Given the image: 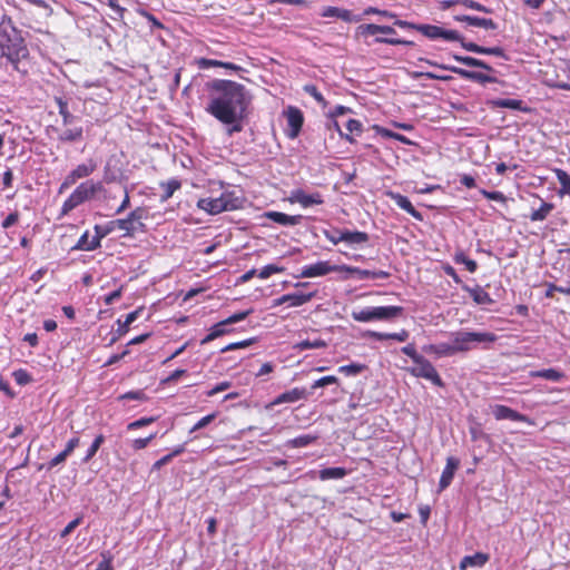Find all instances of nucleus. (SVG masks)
<instances>
[{
  "label": "nucleus",
  "mask_w": 570,
  "mask_h": 570,
  "mask_svg": "<svg viewBox=\"0 0 570 570\" xmlns=\"http://www.w3.org/2000/svg\"><path fill=\"white\" fill-rule=\"evenodd\" d=\"M407 372L415 377H422V379L430 381L435 386H439V387L444 386V382L442 381L436 368L424 356H421L417 361H415L414 366L409 367Z\"/></svg>",
  "instance_id": "nucleus-7"
},
{
  "label": "nucleus",
  "mask_w": 570,
  "mask_h": 570,
  "mask_svg": "<svg viewBox=\"0 0 570 570\" xmlns=\"http://www.w3.org/2000/svg\"><path fill=\"white\" fill-rule=\"evenodd\" d=\"M340 268H342L341 265H331L326 261H320L315 264L305 265L302 268L299 276L305 278L318 277L327 275L332 272L340 273Z\"/></svg>",
  "instance_id": "nucleus-14"
},
{
  "label": "nucleus",
  "mask_w": 570,
  "mask_h": 570,
  "mask_svg": "<svg viewBox=\"0 0 570 570\" xmlns=\"http://www.w3.org/2000/svg\"><path fill=\"white\" fill-rule=\"evenodd\" d=\"M212 98L206 111L224 125H232L228 135L243 130L250 96L245 86L233 80L216 79L208 83Z\"/></svg>",
  "instance_id": "nucleus-1"
},
{
  "label": "nucleus",
  "mask_w": 570,
  "mask_h": 570,
  "mask_svg": "<svg viewBox=\"0 0 570 570\" xmlns=\"http://www.w3.org/2000/svg\"><path fill=\"white\" fill-rule=\"evenodd\" d=\"M492 105L498 108H507L512 110H527V108L523 107V101L520 99H497L492 101Z\"/></svg>",
  "instance_id": "nucleus-41"
},
{
  "label": "nucleus",
  "mask_w": 570,
  "mask_h": 570,
  "mask_svg": "<svg viewBox=\"0 0 570 570\" xmlns=\"http://www.w3.org/2000/svg\"><path fill=\"white\" fill-rule=\"evenodd\" d=\"M68 458L69 455L66 451H60L52 459H50V461H48L47 469L52 470L53 468L65 463Z\"/></svg>",
  "instance_id": "nucleus-55"
},
{
  "label": "nucleus",
  "mask_w": 570,
  "mask_h": 570,
  "mask_svg": "<svg viewBox=\"0 0 570 570\" xmlns=\"http://www.w3.org/2000/svg\"><path fill=\"white\" fill-rule=\"evenodd\" d=\"M253 313V309L249 308V309H246V311H242V312H238V313H235L233 315H230L229 317L225 318L227 321V323L230 325V324H235V323H238V322H242L244 321L245 318H247L250 314Z\"/></svg>",
  "instance_id": "nucleus-59"
},
{
  "label": "nucleus",
  "mask_w": 570,
  "mask_h": 570,
  "mask_svg": "<svg viewBox=\"0 0 570 570\" xmlns=\"http://www.w3.org/2000/svg\"><path fill=\"white\" fill-rule=\"evenodd\" d=\"M95 236L94 238H98V243L101 245V239L109 235L112 230L116 229V226L109 222L107 225H95Z\"/></svg>",
  "instance_id": "nucleus-47"
},
{
  "label": "nucleus",
  "mask_w": 570,
  "mask_h": 570,
  "mask_svg": "<svg viewBox=\"0 0 570 570\" xmlns=\"http://www.w3.org/2000/svg\"><path fill=\"white\" fill-rule=\"evenodd\" d=\"M423 351L428 354H433L438 357L452 356L455 354L454 345L452 343L429 344L423 346Z\"/></svg>",
  "instance_id": "nucleus-27"
},
{
  "label": "nucleus",
  "mask_w": 570,
  "mask_h": 570,
  "mask_svg": "<svg viewBox=\"0 0 570 570\" xmlns=\"http://www.w3.org/2000/svg\"><path fill=\"white\" fill-rule=\"evenodd\" d=\"M217 414L216 413H210L204 417H202L199 421H197L195 423V425L190 429V433H194L200 429H204L205 426H207L209 423H212L215 419H216Z\"/></svg>",
  "instance_id": "nucleus-57"
},
{
  "label": "nucleus",
  "mask_w": 570,
  "mask_h": 570,
  "mask_svg": "<svg viewBox=\"0 0 570 570\" xmlns=\"http://www.w3.org/2000/svg\"><path fill=\"white\" fill-rule=\"evenodd\" d=\"M137 225L144 224L142 220L148 217V210L145 207H136L127 215Z\"/></svg>",
  "instance_id": "nucleus-50"
},
{
  "label": "nucleus",
  "mask_w": 570,
  "mask_h": 570,
  "mask_svg": "<svg viewBox=\"0 0 570 570\" xmlns=\"http://www.w3.org/2000/svg\"><path fill=\"white\" fill-rule=\"evenodd\" d=\"M120 400H138V401H147V395L145 394L144 391L141 390H138V391H129V392H126L125 394L120 395L119 397Z\"/></svg>",
  "instance_id": "nucleus-62"
},
{
  "label": "nucleus",
  "mask_w": 570,
  "mask_h": 570,
  "mask_svg": "<svg viewBox=\"0 0 570 570\" xmlns=\"http://www.w3.org/2000/svg\"><path fill=\"white\" fill-rule=\"evenodd\" d=\"M357 33L364 37L375 36L377 33H396L395 29L390 26H380L375 23H366L357 27Z\"/></svg>",
  "instance_id": "nucleus-29"
},
{
  "label": "nucleus",
  "mask_w": 570,
  "mask_h": 570,
  "mask_svg": "<svg viewBox=\"0 0 570 570\" xmlns=\"http://www.w3.org/2000/svg\"><path fill=\"white\" fill-rule=\"evenodd\" d=\"M0 48L2 56L8 58L17 71L27 72L20 69L19 63L28 57V48L24 45L21 32L16 28L12 19L6 14L0 21Z\"/></svg>",
  "instance_id": "nucleus-2"
},
{
  "label": "nucleus",
  "mask_w": 570,
  "mask_h": 570,
  "mask_svg": "<svg viewBox=\"0 0 570 570\" xmlns=\"http://www.w3.org/2000/svg\"><path fill=\"white\" fill-rule=\"evenodd\" d=\"M347 474V470L345 468H325L318 471V478L322 481L331 480V479H343Z\"/></svg>",
  "instance_id": "nucleus-38"
},
{
  "label": "nucleus",
  "mask_w": 570,
  "mask_h": 570,
  "mask_svg": "<svg viewBox=\"0 0 570 570\" xmlns=\"http://www.w3.org/2000/svg\"><path fill=\"white\" fill-rule=\"evenodd\" d=\"M12 376L16 383L21 386L30 384L33 381L31 374L24 368L13 371Z\"/></svg>",
  "instance_id": "nucleus-46"
},
{
  "label": "nucleus",
  "mask_w": 570,
  "mask_h": 570,
  "mask_svg": "<svg viewBox=\"0 0 570 570\" xmlns=\"http://www.w3.org/2000/svg\"><path fill=\"white\" fill-rule=\"evenodd\" d=\"M454 351L456 353H466L479 345L483 348L497 342L498 336L492 332H469V331H456L451 334Z\"/></svg>",
  "instance_id": "nucleus-3"
},
{
  "label": "nucleus",
  "mask_w": 570,
  "mask_h": 570,
  "mask_svg": "<svg viewBox=\"0 0 570 570\" xmlns=\"http://www.w3.org/2000/svg\"><path fill=\"white\" fill-rule=\"evenodd\" d=\"M366 335L376 341L394 340L397 342H405L410 336L409 332L404 328L397 333H381L375 331H368Z\"/></svg>",
  "instance_id": "nucleus-31"
},
{
  "label": "nucleus",
  "mask_w": 570,
  "mask_h": 570,
  "mask_svg": "<svg viewBox=\"0 0 570 570\" xmlns=\"http://www.w3.org/2000/svg\"><path fill=\"white\" fill-rule=\"evenodd\" d=\"M462 47L465 50L474 52V53L491 55V56H497V57H500L503 59L508 58L504 49L501 47H482L474 42H466V41H462Z\"/></svg>",
  "instance_id": "nucleus-22"
},
{
  "label": "nucleus",
  "mask_w": 570,
  "mask_h": 570,
  "mask_svg": "<svg viewBox=\"0 0 570 570\" xmlns=\"http://www.w3.org/2000/svg\"><path fill=\"white\" fill-rule=\"evenodd\" d=\"M440 67L454 72L462 79L475 81L481 85L495 83L498 81V79L495 77L483 73V72L472 71V70H468V69H463V68L454 67V66H440Z\"/></svg>",
  "instance_id": "nucleus-13"
},
{
  "label": "nucleus",
  "mask_w": 570,
  "mask_h": 570,
  "mask_svg": "<svg viewBox=\"0 0 570 570\" xmlns=\"http://www.w3.org/2000/svg\"><path fill=\"white\" fill-rule=\"evenodd\" d=\"M58 136V140L63 144L78 142L83 139V129L81 126H65Z\"/></svg>",
  "instance_id": "nucleus-23"
},
{
  "label": "nucleus",
  "mask_w": 570,
  "mask_h": 570,
  "mask_svg": "<svg viewBox=\"0 0 570 570\" xmlns=\"http://www.w3.org/2000/svg\"><path fill=\"white\" fill-rule=\"evenodd\" d=\"M111 224H114L117 229L122 230L124 236H127V237H134L137 232H140V233L146 232L145 224L137 225L128 216L126 218L111 220Z\"/></svg>",
  "instance_id": "nucleus-20"
},
{
  "label": "nucleus",
  "mask_w": 570,
  "mask_h": 570,
  "mask_svg": "<svg viewBox=\"0 0 570 570\" xmlns=\"http://www.w3.org/2000/svg\"><path fill=\"white\" fill-rule=\"evenodd\" d=\"M229 324L227 323L226 320H223L216 324H214L210 330H209V333L200 341V344L202 345H205V344H208L209 342L216 340L217 337H220L225 334H228L232 332L230 328H228Z\"/></svg>",
  "instance_id": "nucleus-28"
},
{
  "label": "nucleus",
  "mask_w": 570,
  "mask_h": 570,
  "mask_svg": "<svg viewBox=\"0 0 570 570\" xmlns=\"http://www.w3.org/2000/svg\"><path fill=\"white\" fill-rule=\"evenodd\" d=\"M284 271V267H281V266H277L275 264H269V265H266L264 266L257 274V276L261 278V279H266L268 277H271L272 275L274 274H278V273H282Z\"/></svg>",
  "instance_id": "nucleus-51"
},
{
  "label": "nucleus",
  "mask_w": 570,
  "mask_h": 570,
  "mask_svg": "<svg viewBox=\"0 0 570 570\" xmlns=\"http://www.w3.org/2000/svg\"><path fill=\"white\" fill-rule=\"evenodd\" d=\"M385 195L390 199H392L401 209L411 215L413 218H415L419 222L423 220V215L415 209V207L412 205V203L406 196L393 190H387Z\"/></svg>",
  "instance_id": "nucleus-17"
},
{
  "label": "nucleus",
  "mask_w": 570,
  "mask_h": 570,
  "mask_svg": "<svg viewBox=\"0 0 570 570\" xmlns=\"http://www.w3.org/2000/svg\"><path fill=\"white\" fill-rule=\"evenodd\" d=\"M55 102L58 106L59 115L62 118V125H72L76 117L69 110L67 100H65L62 97H55Z\"/></svg>",
  "instance_id": "nucleus-35"
},
{
  "label": "nucleus",
  "mask_w": 570,
  "mask_h": 570,
  "mask_svg": "<svg viewBox=\"0 0 570 570\" xmlns=\"http://www.w3.org/2000/svg\"><path fill=\"white\" fill-rule=\"evenodd\" d=\"M291 203H297L303 208H307L312 205H322L324 198L321 193L306 194L303 189H295L292 191L289 197Z\"/></svg>",
  "instance_id": "nucleus-16"
},
{
  "label": "nucleus",
  "mask_w": 570,
  "mask_h": 570,
  "mask_svg": "<svg viewBox=\"0 0 570 570\" xmlns=\"http://www.w3.org/2000/svg\"><path fill=\"white\" fill-rule=\"evenodd\" d=\"M317 296V291H311V292H294L287 294V305L289 307H298L304 304H307L313 298Z\"/></svg>",
  "instance_id": "nucleus-25"
},
{
  "label": "nucleus",
  "mask_w": 570,
  "mask_h": 570,
  "mask_svg": "<svg viewBox=\"0 0 570 570\" xmlns=\"http://www.w3.org/2000/svg\"><path fill=\"white\" fill-rule=\"evenodd\" d=\"M480 194L483 195L487 199L500 202L503 204L507 203V197L501 191H498V190L489 191L487 189H480Z\"/></svg>",
  "instance_id": "nucleus-56"
},
{
  "label": "nucleus",
  "mask_w": 570,
  "mask_h": 570,
  "mask_svg": "<svg viewBox=\"0 0 570 570\" xmlns=\"http://www.w3.org/2000/svg\"><path fill=\"white\" fill-rule=\"evenodd\" d=\"M416 30L421 32L423 36L430 39L443 38L448 41H464V39L460 36V33L455 30H445L441 27L433 24H420L416 27Z\"/></svg>",
  "instance_id": "nucleus-10"
},
{
  "label": "nucleus",
  "mask_w": 570,
  "mask_h": 570,
  "mask_svg": "<svg viewBox=\"0 0 570 570\" xmlns=\"http://www.w3.org/2000/svg\"><path fill=\"white\" fill-rule=\"evenodd\" d=\"M97 169V163L90 158L86 163L77 165L63 179L59 193L75 185L79 179L89 177Z\"/></svg>",
  "instance_id": "nucleus-8"
},
{
  "label": "nucleus",
  "mask_w": 570,
  "mask_h": 570,
  "mask_svg": "<svg viewBox=\"0 0 570 570\" xmlns=\"http://www.w3.org/2000/svg\"><path fill=\"white\" fill-rule=\"evenodd\" d=\"M101 561L97 564L95 570H112V554L110 551H102L100 553Z\"/></svg>",
  "instance_id": "nucleus-52"
},
{
  "label": "nucleus",
  "mask_w": 570,
  "mask_h": 570,
  "mask_svg": "<svg viewBox=\"0 0 570 570\" xmlns=\"http://www.w3.org/2000/svg\"><path fill=\"white\" fill-rule=\"evenodd\" d=\"M326 346H327V344L324 340L317 338L314 341H309V340L301 341L294 345V348L302 352V351L309 350V348H324Z\"/></svg>",
  "instance_id": "nucleus-44"
},
{
  "label": "nucleus",
  "mask_w": 570,
  "mask_h": 570,
  "mask_svg": "<svg viewBox=\"0 0 570 570\" xmlns=\"http://www.w3.org/2000/svg\"><path fill=\"white\" fill-rule=\"evenodd\" d=\"M346 129L350 134H355L360 136L363 132V125L357 119H350L346 122Z\"/></svg>",
  "instance_id": "nucleus-63"
},
{
  "label": "nucleus",
  "mask_w": 570,
  "mask_h": 570,
  "mask_svg": "<svg viewBox=\"0 0 570 570\" xmlns=\"http://www.w3.org/2000/svg\"><path fill=\"white\" fill-rule=\"evenodd\" d=\"M20 213L18 210H13L10 213L1 223V227L3 229H8L16 225L19 222Z\"/></svg>",
  "instance_id": "nucleus-58"
},
{
  "label": "nucleus",
  "mask_w": 570,
  "mask_h": 570,
  "mask_svg": "<svg viewBox=\"0 0 570 570\" xmlns=\"http://www.w3.org/2000/svg\"><path fill=\"white\" fill-rule=\"evenodd\" d=\"M264 216L267 219L282 226H296L299 225L303 220L302 215H287L285 213L274 210L266 212Z\"/></svg>",
  "instance_id": "nucleus-19"
},
{
  "label": "nucleus",
  "mask_w": 570,
  "mask_h": 570,
  "mask_svg": "<svg viewBox=\"0 0 570 570\" xmlns=\"http://www.w3.org/2000/svg\"><path fill=\"white\" fill-rule=\"evenodd\" d=\"M222 62L223 61H220V60L208 59V58H199L196 61L199 69H208L212 67H220L222 68Z\"/></svg>",
  "instance_id": "nucleus-61"
},
{
  "label": "nucleus",
  "mask_w": 570,
  "mask_h": 570,
  "mask_svg": "<svg viewBox=\"0 0 570 570\" xmlns=\"http://www.w3.org/2000/svg\"><path fill=\"white\" fill-rule=\"evenodd\" d=\"M490 560V556L484 552H476L472 556H465L460 562V570H466L468 567H483Z\"/></svg>",
  "instance_id": "nucleus-26"
},
{
  "label": "nucleus",
  "mask_w": 570,
  "mask_h": 570,
  "mask_svg": "<svg viewBox=\"0 0 570 570\" xmlns=\"http://www.w3.org/2000/svg\"><path fill=\"white\" fill-rule=\"evenodd\" d=\"M459 465L460 461L458 459L453 456L446 459V465L442 471L439 482L440 490H444L451 484L454 473L458 470Z\"/></svg>",
  "instance_id": "nucleus-21"
},
{
  "label": "nucleus",
  "mask_w": 570,
  "mask_h": 570,
  "mask_svg": "<svg viewBox=\"0 0 570 570\" xmlns=\"http://www.w3.org/2000/svg\"><path fill=\"white\" fill-rule=\"evenodd\" d=\"M105 442V435L104 434H98L92 443L90 444V446L88 448L87 450V453L85 455V458L82 459V462L83 463H87L89 462L96 454L97 452L99 451L100 446L102 445V443Z\"/></svg>",
  "instance_id": "nucleus-43"
},
{
  "label": "nucleus",
  "mask_w": 570,
  "mask_h": 570,
  "mask_svg": "<svg viewBox=\"0 0 570 570\" xmlns=\"http://www.w3.org/2000/svg\"><path fill=\"white\" fill-rule=\"evenodd\" d=\"M284 116L287 120V128L285 130L286 136L289 139H295L298 137L303 124H304V115L301 109L297 107L289 106L285 111Z\"/></svg>",
  "instance_id": "nucleus-9"
},
{
  "label": "nucleus",
  "mask_w": 570,
  "mask_h": 570,
  "mask_svg": "<svg viewBox=\"0 0 570 570\" xmlns=\"http://www.w3.org/2000/svg\"><path fill=\"white\" fill-rule=\"evenodd\" d=\"M160 187L163 189L160 199L161 202H166L169 198H171L175 191H177L181 187V184L178 179L173 178L169 179L168 181L160 183Z\"/></svg>",
  "instance_id": "nucleus-39"
},
{
  "label": "nucleus",
  "mask_w": 570,
  "mask_h": 570,
  "mask_svg": "<svg viewBox=\"0 0 570 570\" xmlns=\"http://www.w3.org/2000/svg\"><path fill=\"white\" fill-rule=\"evenodd\" d=\"M141 311L142 307H139L130 312L129 314H127L126 320L124 322L120 318L117 320L118 328L116 330V333L111 337L109 345L115 344L120 337L128 333L130 324L134 323L139 317Z\"/></svg>",
  "instance_id": "nucleus-18"
},
{
  "label": "nucleus",
  "mask_w": 570,
  "mask_h": 570,
  "mask_svg": "<svg viewBox=\"0 0 570 570\" xmlns=\"http://www.w3.org/2000/svg\"><path fill=\"white\" fill-rule=\"evenodd\" d=\"M454 19L456 21L465 22L469 26H473V27H480V28L491 29V30H495L498 28V24L492 19L479 18V17L466 16V14L455 16Z\"/></svg>",
  "instance_id": "nucleus-24"
},
{
  "label": "nucleus",
  "mask_w": 570,
  "mask_h": 570,
  "mask_svg": "<svg viewBox=\"0 0 570 570\" xmlns=\"http://www.w3.org/2000/svg\"><path fill=\"white\" fill-rule=\"evenodd\" d=\"M529 376L532 379H544V380L551 381V382H560L564 379V373L557 368L551 367V368L531 371L529 373Z\"/></svg>",
  "instance_id": "nucleus-30"
},
{
  "label": "nucleus",
  "mask_w": 570,
  "mask_h": 570,
  "mask_svg": "<svg viewBox=\"0 0 570 570\" xmlns=\"http://www.w3.org/2000/svg\"><path fill=\"white\" fill-rule=\"evenodd\" d=\"M405 355H407L412 361L413 363L415 361H417L422 355L417 353L416 351V347H415V344L414 343H410L405 346L402 347L401 350Z\"/></svg>",
  "instance_id": "nucleus-64"
},
{
  "label": "nucleus",
  "mask_w": 570,
  "mask_h": 570,
  "mask_svg": "<svg viewBox=\"0 0 570 570\" xmlns=\"http://www.w3.org/2000/svg\"><path fill=\"white\" fill-rule=\"evenodd\" d=\"M338 239L347 244H363L368 242V235L361 230L343 229L342 233H340Z\"/></svg>",
  "instance_id": "nucleus-32"
},
{
  "label": "nucleus",
  "mask_w": 570,
  "mask_h": 570,
  "mask_svg": "<svg viewBox=\"0 0 570 570\" xmlns=\"http://www.w3.org/2000/svg\"><path fill=\"white\" fill-rule=\"evenodd\" d=\"M157 416H145V417H140L136 421H132L130 422L128 425H127V430L128 431H135V430H138L140 428H144V426H147V425H150L153 423H155L157 421Z\"/></svg>",
  "instance_id": "nucleus-48"
},
{
  "label": "nucleus",
  "mask_w": 570,
  "mask_h": 570,
  "mask_svg": "<svg viewBox=\"0 0 570 570\" xmlns=\"http://www.w3.org/2000/svg\"><path fill=\"white\" fill-rule=\"evenodd\" d=\"M100 247L98 238H89V230H86L78 239L77 244L72 247L73 250H95Z\"/></svg>",
  "instance_id": "nucleus-34"
},
{
  "label": "nucleus",
  "mask_w": 570,
  "mask_h": 570,
  "mask_svg": "<svg viewBox=\"0 0 570 570\" xmlns=\"http://www.w3.org/2000/svg\"><path fill=\"white\" fill-rule=\"evenodd\" d=\"M463 289L470 294L472 299L479 305L491 304L492 298L490 294L485 292L481 286L476 285L475 287H469L468 285L463 286Z\"/></svg>",
  "instance_id": "nucleus-33"
},
{
  "label": "nucleus",
  "mask_w": 570,
  "mask_h": 570,
  "mask_svg": "<svg viewBox=\"0 0 570 570\" xmlns=\"http://www.w3.org/2000/svg\"><path fill=\"white\" fill-rule=\"evenodd\" d=\"M340 273H345L344 278H348V276H356L358 279H386L391 276L389 272L385 271H368L362 269L360 267L350 266V265H341Z\"/></svg>",
  "instance_id": "nucleus-12"
},
{
  "label": "nucleus",
  "mask_w": 570,
  "mask_h": 570,
  "mask_svg": "<svg viewBox=\"0 0 570 570\" xmlns=\"http://www.w3.org/2000/svg\"><path fill=\"white\" fill-rule=\"evenodd\" d=\"M453 59L468 66V67H476V68L485 69L488 71H493V68L490 65H488L485 61L473 58V57L454 55Z\"/></svg>",
  "instance_id": "nucleus-40"
},
{
  "label": "nucleus",
  "mask_w": 570,
  "mask_h": 570,
  "mask_svg": "<svg viewBox=\"0 0 570 570\" xmlns=\"http://www.w3.org/2000/svg\"><path fill=\"white\" fill-rule=\"evenodd\" d=\"M239 199L233 193H223L219 197H208L198 200V207L212 215H217L226 210L239 208Z\"/></svg>",
  "instance_id": "nucleus-6"
},
{
  "label": "nucleus",
  "mask_w": 570,
  "mask_h": 570,
  "mask_svg": "<svg viewBox=\"0 0 570 570\" xmlns=\"http://www.w3.org/2000/svg\"><path fill=\"white\" fill-rule=\"evenodd\" d=\"M554 209V204L542 200L538 209L533 210L530 215L531 222H542L547 219L550 213Z\"/></svg>",
  "instance_id": "nucleus-37"
},
{
  "label": "nucleus",
  "mask_w": 570,
  "mask_h": 570,
  "mask_svg": "<svg viewBox=\"0 0 570 570\" xmlns=\"http://www.w3.org/2000/svg\"><path fill=\"white\" fill-rule=\"evenodd\" d=\"M337 382L338 379L334 375L323 376L312 384V389L323 387L330 384H336Z\"/></svg>",
  "instance_id": "nucleus-60"
},
{
  "label": "nucleus",
  "mask_w": 570,
  "mask_h": 570,
  "mask_svg": "<svg viewBox=\"0 0 570 570\" xmlns=\"http://www.w3.org/2000/svg\"><path fill=\"white\" fill-rule=\"evenodd\" d=\"M317 439H318L317 435L303 434V435H298L292 440H288L286 444L289 448H304V446H307V445L316 442Z\"/></svg>",
  "instance_id": "nucleus-42"
},
{
  "label": "nucleus",
  "mask_w": 570,
  "mask_h": 570,
  "mask_svg": "<svg viewBox=\"0 0 570 570\" xmlns=\"http://www.w3.org/2000/svg\"><path fill=\"white\" fill-rule=\"evenodd\" d=\"M402 306H376L366 307L360 311H353L351 316L356 322L367 323L373 321H384L401 316Z\"/></svg>",
  "instance_id": "nucleus-5"
},
{
  "label": "nucleus",
  "mask_w": 570,
  "mask_h": 570,
  "mask_svg": "<svg viewBox=\"0 0 570 570\" xmlns=\"http://www.w3.org/2000/svg\"><path fill=\"white\" fill-rule=\"evenodd\" d=\"M104 186L100 181L86 180L79 184L76 189L63 202L60 210V217L68 215L71 210L92 199L97 194L101 193Z\"/></svg>",
  "instance_id": "nucleus-4"
},
{
  "label": "nucleus",
  "mask_w": 570,
  "mask_h": 570,
  "mask_svg": "<svg viewBox=\"0 0 570 570\" xmlns=\"http://www.w3.org/2000/svg\"><path fill=\"white\" fill-rule=\"evenodd\" d=\"M254 342H255V338H248V340L230 343V344L226 345L225 347H223L220 350V352L225 353V352H228V351L246 348V347L250 346Z\"/></svg>",
  "instance_id": "nucleus-54"
},
{
  "label": "nucleus",
  "mask_w": 570,
  "mask_h": 570,
  "mask_svg": "<svg viewBox=\"0 0 570 570\" xmlns=\"http://www.w3.org/2000/svg\"><path fill=\"white\" fill-rule=\"evenodd\" d=\"M552 171L554 173V175L560 184V189L558 190V195L559 196L570 195V175L561 168H553Z\"/></svg>",
  "instance_id": "nucleus-36"
},
{
  "label": "nucleus",
  "mask_w": 570,
  "mask_h": 570,
  "mask_svg": "<svg viewBox=\"0 0 570 570\" xmlns=\"http://www.w3.org/2000/svg\"><path fill=\"white\" fill-rule=\"evenodd\" d=\"M366 366L364 364L351 363L338 367V372L345 375H357L362 373Z\"/></svg>",
  "instance_id": "nucleus-49"
},
{
  "label": "nucleus",
  "mask_w": 570,
  "mask_h": 570,
  "mask_svg": "<svg viewBox=\"0 0 570 570\" xmlns=\"http://www.w3.org/2000/svg\"><path fill=\"white\" fill-rule=\"evenodd\" d=\"M492 414L497 421L502 420H510L514 422H523L530 425L534 424V421L530 419L529 416L519 413L518 411L503 405V404H495L492 406Z\"/></svg>",
  "instance_id": "nucleus-11"
},
{
  "label": "nucleus",
  "mask_w": 570,
  "mask_h": 570,
  "mask_svg": "<svg viewBox=\"0 0 570 570\" xmlns=\"http://www.w3.org/2000/svg\"><path fill=\"white\" fill-rule=\"evenodd\" d=\"M156 438V433H151L149 434L147 438H139V439H135L132 442H131V448L135 450V451H139V450H142L148 446V444Z\"/></svg>",
  "instance_id": "nucleus-53"
},
{
  "label": "nucleus",
  "mask_w": 570,
  "mask_h": 570,
  "mask_svg": "<svg viewBox=\"0 0 570 570\" xmlns=\"http://www.w3.org/2000/svg\"><path fill=\"white\" fill-rule=\"evenodd\" d=\"M303 90L313 97L322 107H326L328 105L327 100L324 98V96L321 94V91L317 89L315 85L308 83L303 87Z\"/></svg>",
  "instance_id": "nucleus-45"
},
{
  "label": "nucleus",
  "mask_w": 570,
  "mask_h": 570,
  "mask_svg": "<svg viewBox=\"0 0 570 570\" xmlns=\"http://www.w3.org/2000/svg\"><path fill=\"white\" fill-rule=\"evenodd\" d=\"M308 397V392L304 387H293L289 391H285L278 396H276L272 402H269L265 407L267 410L273 409L276 405L282 403H295L301 400H306Z\"/></svg>",
  "instance_id": "nucleus-15"
}]
</instances>
